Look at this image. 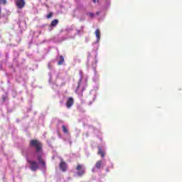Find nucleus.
I'll return each mask as SVG.
<instances>
[{
    "label": "nucleus",
    "instance_id": "nucleus-11",
    "mask_svg": "<svg viewBox=\"0 0 182 182\" xmlns=\"http://www.w3.org/2000/svg\"><path fill=\"white\" fill-rule=\"evenodd\" d=\"M95 36H96L97 41H100V30L97 29L95 31Z\"/></svg>",
    "mask_w": 182,
    "mask_h": 182
},
{
    "label": "nucleus",
    "instance_id": "nucleus-15",
    "mask_svg": "<svg viewBox=\"0 0 182 182\" xmlns=\"http://www.w3.org/2000/svg\"><path fill=\"white\" fill-rule=\"evenodd\" d=\"M37 159H38V163H40L41 161H43V159H42V154L38 155Z\"/></svg>",
    "mask_w": 182,
    "mask_h": 182
},
{
    "label": "nucleus",
    "instance_id": "nucleus-9",
    "mask_svg": "<svg viewBox=\"0 0 182 182\" xmlns=\"http://www.w3.org/2000/svg\"><path fill=\"white\" fill-rule=\"evenodd\" d=\"M63 62H65V58H63L62 55H60V60L58 62V66L63 65Z\"/></svg>",
    "mask_w": 182,
    "mask_h": 182
},
{
    "label": "nucleus",
    "instance_id": "nucleus-7",
    "mask_svg": "<svg viewBox=\"0 0 182 182\" xmlns=\"http://www.w3.org/2000/svg\"><path fill=\"white\" fill-rule=\"evenodd\" d=\"M103 167V162L102 161H97L95 164V168L100 170Z\"/></svg>",
    "mask_w": 182,
    "mask_h": 182
},
{
    "label": "nucleus",
    "instance_id": "nucleus-13",
    "mask_svg": "<svg viewBox=\"0 0 182 182\" xmlns=\"http://www.w3.org/2000/svg\"><path fill=\"white\" fill-rule=\"evenodd\" d=\"M40 164H41V167L43 168H46V163L45 162V161H41L39 162Z\"/></svg>",
    "mask_w": 182,
    "mask_h": 182
},
{
    "label": "nucleus",
    "instance_id": "nucleus-19",
    "mask_svg": "<svg viewBox=\"0 0 182 182\" xmlns=\"http://www.w3.org/2000/svg\"><path fill=\"white\" fill-rule=\"evenodd\" d=\"M2 100H3V102H6V97H4L2 98Z\"/></svg>",
    "mask_w": 182,
    "mask_h": 182
},
{
    "label": "nucleus",
    "instance_id": "nucleus-21",
    "mask_svg": "<svg viewBox=\"0 0 182 182\" xmlns=\"http://www.w3.org/2000/svg\"><path fill=\"white\" fill-rule=\"evenodd\" d=\"M97 15H99V11L97 12Z\"/></svg>",
    "mask_w": 182,
    "mask_h": 182
},
{
    "label": "nucleus",
    "instance_id": "nucleus-10",
    "mask_svg": "<svg viewBox=\"0 0 182 182\" xmlns=\"http://www.w3.org/2000/svg\"><path fill=\"white\" fill-rule=\"evenodd\" d=\"M98 154L101 156V157L103 159L105 157V151L102 149V148H98Z\"/></svg>",
    "mask_w": 182,
    "mask_h": 182
},
{
    "label": "nucleus",
    "instance_id": "nucleus-18",
    "mask_svg": "<svg viewBox=\"0 0 182 182\" xmlns=\"http://www.w3.org/2000/svg\"><path fill=\"white\" fill-rule=\"evenodd\" d=\"M79 87H80V82H78V85H77V89L79 90Z\"/></svg>",
    "mask_w": 182,
    "mask_h": 182
},
{
    "label": "nucleus",
    "instance_id": "nucleus-4",
    "mask_svg": "<svg viewBox=\"0 0 182 182\" xmlns=\"http://www.w3.org/2000/svg\"><path fill=\"white\" fill-rule=\"evenodd\" d=\"M15 4L18 9H22V8H25V5L26 4L25 0H15Z\"/></svg>",
    "mask_w": 182,
    "mask_h": 182
},
{
    "label": "nucleus",
    "instance_id": "nucleus-20",
    "mask_svg": "<svg viewBox=\"0 0 182 182\" xmlns=\"http://www.w3.org/2000/svg\"><path fill=\"white\" fill-rule=\"evenodd\" d=\"M92 1L94 2V4H96V0H92Z\"/></svg>",
    "mask_w": 182,
    "mask_h": 182
},
{
    "label": "nucleus",
    "instance_id": "nucleus-5",
    "mask_svg": "<svg viewBox=\"0 0 182 182\" xmlns=\"http://www.w3.org/2000/svg\"><path fill=\"white\" fill-rule=\"evenodd\" d=\"M60 169L65 172L66 170H68V164L63 161V159H61V162L59 164Z\"/></svg>",
    "mask_w": 182,
    "mask_h": 182
},
{
    "label": "nucleus",
    "instance_id": "nucleus-6",
    "mask_svg": "<svg viewBox=\"0 0 182 182\" xmlns=\"http://www.w3.org/2000/svg\"><path fill=\"white\" fill-rule=\"evenodd\" d=\"M75 103V100H73V97H68L67 102H66V107H68V109H70V107H72V106H73V104Z\"/></svg>",
    "mask_w": 182,
    "mask_h": 182
},
{
    "label": "nucleus",
    "instance_id": "nucleus-1",
    "mask_svg": "<svg viewBox=\"0 0 182 182\" xmlns=\"http://www.w3.org/2000/svg\"><path fill=\"white\" fill-rule=\"evenodd\" d=\"M30 147H35L36 151L37 153H41L42 152V144L41 141L36 140V139H32L30 141Z\"/></svg>",
    "mask_w": 182,
    "mask_h": 182
},
{
    "label": "nucleus",
    "instance_id": "nucleus-14",
    "mask_svg": "<svg viewBox=\"0 0 182 182\" xmlns=\"http://www.w3.org/2000/svg\"><path fill=\"white\" fill-rule=\"evenodd\" d=\"M8 4L7 0H0V5H6Z\"/></svg>",
    "mask_w": 182,
    "mask_h": 182
},
{
    "label": "nucleus",
    "instance_id": "nucleus-17",
    "mask_svg": "<svg viewBox=\"0 0 182 182\" xmlns=\"http://www.w3.org/2000/svg\"><path fill=\"white\" fill-rule=\"evenodd\" d=\"M87 16H90V18H93L95 16V14L93 13H87Z\"/></svg>",
    "mask_w": 182,
    "mask_h": 182
},
{
    "label": "nucleus",
    "instance_id": "nucleus-2",
    "mask_svg": "<svg viewBox=\"0 0 182 182\" xmlns=\"http://www.w3.org/2000/svg\"><path fill=\"white\" fill-rule=\"evenodd\" d=\"M27 163L30 164V170L31 171H36L39 168V164L36 161H31L30 159H27Z\"/></svg>",
    "mask_w": 182,
    "mask_h": 182
},
{
    "label": "nucleus",
    "instance_id": "nucleus-3",
    "mask_svg": "<svg viewBox=\"0 0 182 182\" xmlns=\"http://www.w3.org/2000/svg\"><path fill=\"white\" fill-rule=\"evenodd\" d=\"M76 170L77 171V174L79 177H82L86 173V169L83 167V165L78 164L76 166Z\"/></svg>",
    "mask_w": 182,
    "mask_h": 182
},
{
    "label": "nucleus",
    "instance_id": "nucleus-12",
    "mask_svg": "<svg viewBox=\"0 0 182 182\" xmlns=\"http://www.w3.org/2000/svg\"><path fill=\"white\" fill-rule=\"evenodd\" d=\"M62 129H63V133H65V134H68V133H69V130H68V128H66V126L63 125Z\"/></svg>",
    "mask_w": 182,
    "mask_h": 182
},
{
    "label": "nucleus",
    "instance_id": "nucleus-16",
    "mask_svg": "<svg viewBox=\"0 0 182 182\" xmlns=\"http://www.w3.org/2000/svg\"><path fill=\"white\" fill-rule=\"evenodd\" d=\"M52 16H53V13L50 12L47 15V19H50V18H52Z\"/></svg>",
    "mask_w": 182,
    "mask_h": 182
},
{
    "label": "nucleus",
    "instance_id": "nucleus-8",
    "mask_svg": "<svg viewBox=\"0 0 182 182\" xmlns=\"http://www.w3.org/2000/svg\"><path fill=\"white\" fill-rule=\"evenodd\" d=\"M58 23H59V20L54 19L53 21H51L50 26H52L53 28H55V26H56Z\"/></svg>",
    "mask_w": 182,
    "mask_h": 182
}]
</instances>
